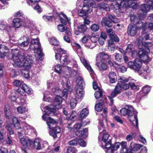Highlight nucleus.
Segmentation results:
<instances>
[{"label": "nucleus", "mask_w": 153, "mask_h": 153, "mask_svg": "<svg viewBox=\"0 0 153 153\" xmlns=\"http://www.w3.org/2000/svg\"><path fill=\"white\" fill-rule=\"evenodd\" d=\"M19 52L17 49L12 50V59L14 62L13 65L15 67H23L24 70H29L33 63L32 56L30 55L25 56L24 53L19 54Z\"/></svg>", "instance_id": "f257e3e1"}, {"label": "nucleus", "mask_w": 153, "mask_h": 153, "mask_svg": "<svg viewBox=\"0 0 153 153\" xmlns=\"http://www.w3.org/2000/svg\"><path fill=\"white\" fill-rule=\"evenodd\" d=\"M142 66V62L138 58L135 59L134 61H129L128 63V67L137 71L139 75H142L144 78L146 79L147 74L150 72V69L147 66L143 70Z\"/></svg>", "instance_id": "f03ea898"}, {"label": "nucleus", "mask_w": 153, "mask_h": 153, "mask_svg": "<svg viewBox=\"0 0 153 153\" xmlns=\"http://www.w3.org/2000/svg\"><path fill=\"white\" fill-rule=\"evenodd\" d=\"M82 2V9L78 11V15L80 16H86L87 13H91L92 11L91 6L94 3V0H78L76 2L77 5L82 7L80 4Z\"/></svg>", "instance_id": "7ed1b4c3"}, {"label": "nucleus", "mask_w": 153, "mask_h": 153, "mask_svg": "<svg viewBox=\"0 0 153 153\" xmlns=\"http://www.w3.org/2000/svg\"><path fill=\"white\" fill-rule=\"evenodd\" d=\"M136 0H116L114 4V7L116 10L119 9L121 7L128 8L129 7L133 9H136L137 4L133 1Z\"/></svg>", "instance_id": "20e7f679"}, {"label": "nucleus", "mask_w": 153, "mask_h": 153, "mask_svg": "<svg viewBox=\"0 0 153 153\" xmlns=\"http://www.w3.org/2000/svg\"><path fill=\"white\" fill-rule=\"evenodd\" d=\"M55 98V101L54 102V106L50 105L46 106V108L48 110L47 112L49 114H51L52 112H54L56 109H59L61 108L62 105L61 104L62 102V99L61 96L56 95Z\"/></svg>", "instance_id": "39448f33"}, {"label": "nucleus", "mask_w": 153, "mask_h": 153, "mask_svg": "<svg viewBox=\"0 0 153 153\" xmlns=\"http://www.w3.org/2000/svg\"><path fill=\"white\" fill-rule=\"evenodd\" d=\"M20 142L23 146H31L38 149V139H36L33 141L29 138H25L24 137L19 138Z\"/></svg>", "instance_id": "423d86ee"}, {"label": "nucleus", "mask_w": 153, "mask_h": 153, "mask_svg": "<svg viewBox=\"0 0 153 153\" xmlns=\"http://www.w3.org/2000/svg\"><path fill=\"white\" fill-rule=\"evenodd\" d=\"M64 70V72L63 74V77L66 81V82H65L64 80L61 81V84L63 87L68 88L70 85V80L69 78L71 75V73L72 71L71 68L68 66L63 67Z\"/></svg>", "instance_id": "0eeeda50"}, {"label": "nucleus", "mask_w": 153, "mask_h": 153, "mask_svg": "<svg viewBox=\"0 0 153 153\" xmlns=\"http://www.w3.org/2000/svg\"><path fill=\"white\" fill-rule=\"evenodd\" d=\"M137 112L134 110L133 111L129 112L128 115L129 120L134 126H138V120L137 118Z\"/></svg>", "instance_id": "6e6552de"}, {"label": "nucleus", "mask_w": 153, "mask_h": 153, "mask_svg": "<svg viewBox=\"0 0 153 153\" xmlns=\"http://www.w3.org/2000/svg\"><path fill=\"white\" fill-rule=\"evenodd\" d=\"M56 60L60 61L63 65L67 64L71 62V57L68 55H65L61 58L60 55L59 53H56L55 55Z\"/></svg>", "instance_id": "1a4fd4ad"}, {"label": "nucleus", "mask_w": 153, "mask_h": 153, "mask_svg": "<svg viewBox=\"0 0 153 153\" xmlns=\"http://www.w3.org/2000/svg\"><path fill=\"white\" fill-rule=\"evenodd\" d=\"M102 141L104 142L102 143L101 147L102 148H104L105 147L106 148H108L111 146V138L109 134H107L104 133L102 138Z\"/></svg>", "instance_id": "9d476101"}, {"label": "nucleus", "mask_w": 153, "mask_h": 153, "mask_svg": "<svg viewBox=\"0 0 153 153\" xmlns=\"http://www.w3.org/2000/svg\"><path fill=\"white\" fill-rule=\"evenodd\" d=\"M23 130L22 131V133L18 132V135L19 137H22V133H24L26 134H30L32 132L34 131V129L31 126L25 124L24 125L23 127Z\"/></svg>", "instance_id": "9b49d317"}, {"label": "nucleus", "mask_w": 153, "mask_h": 153, "mask_svg": "<svg viewBox=\"0 0 153 153\" xmlns=\"http://www.w3.org/2000/svg\"><path fill=\"white\" fill-rule=\"evenodd\" d=\"M25 92L27 94H30L32 93V91L31 88L25 84L22 85V86L19 87L17 90L18 94L22 96Z\"/></svg>", "instance_id": "f8f14e48"}, {"label": "nucleus", "mask_w": 153, "mask_h": 153, "mask_svg": "<svg viewBox=\"0 0 153 153\" xmlns=\"http://www.w3.org/2000/svg\"><path fill=\"white\" fill-rule=\"evenodd\" d=\"M43 119L47 121V124L49 128H53L56 124V121L50 117H47L45 115L42 116Z\"/></svg>", "instance_id": "ddd939ff"}, {"label": "nucleus", "mask_w": 153, "mask_h": 153, "mask_svg": "<svg viewBox=\"0 0 153 153\" xmlns=\"http://www.w3.org/2000/svg\"><path fill=\"white\" fill-rule=\"evenodd\" d=\"M74 94L76 98L77 99H81L84 95V92L82 89L80 87L76 86L74 89Z\"/></svg>", "instance_id": "4468645a"}, {"label": "nucleus", "mask_w": 153, "mask_h": 153, "mask_svg": "<svg viewBox=\"0 0 153 153\" xmlns=\"http://www.w3.org/2000/svg\"><path fill=\"white\" fill-rule=\"evenodd\" d=\"M137 30L135 25H129L128 27L127 33L129 36H134L137 34Z\"/></svg>", "instance_id": "2eb2a0df"}, {"label": "nucleus", "mask_w": 153, "mask_h": 153, "mask_svg": "<svg viewBox=\"0 0 153 153\" xmlns=\"http://www.w3.org/2000/svg\"><path fill=\"white\" fill-rule=\"evenodd\" d=\"M147 32L143 33L142 31L141 36H139L138 39V43L139 45L145 42L144 41L149 40L150 39L149 34L146 33Z\"/></svg>", "instance_id": "dca6fc26"}, {"label": "nucleus", "mask_w": 153, "mask_h": 153, "mask_svg": "<svg viewBox=\"0 0 153 153\" xmlns=\"http://www.w3.org/2000/svg\"><path fill=\"white\" fill-rule=\"evenodd\" d=\"M119 82H121L120 84L122 88L123 89L127 90L129 88V83H126L129 81V79L128 78H126L124 77H122L119 79Z\"/></svg>", "instance_id": "f3484780"}, {"label": "nucleus", "mask_w": 153, "mask_h": 153, "mask_svg": "<svg viewBox=\"0 0 153 153\" xmlns=\"http://www.w3.org/2000/svg\"><path fill=\"white\" fill-rule=\"evenodd\" d=\"M9 50L7 47L4 45H0V57L3 58L5 56H8Z\"/></svg>", "instance_id": "a211bd4d"}, {"label": "nucleus", "mask_w": 153, "mask_h": 153, "mask_svg": "<svg viewBox=\"0 0 153 153\" xmlns=\"http://www.w3.org/2000/svg\"><path fill=\"white\" fill-rule=\"evenodd\" d=\"M88 29L87 27L84 24L79 25L77 27V30L74 31L75 34L77 35L80 33H84L86 32Z\"/></svg>", "instance_id": "6ab92c4d"}, {"label": "nucleus", "mask_w": 153, "mask_h": 153, "mask_svg": "<svg viewBox=\"0 0 153 153\" xmlns=\"http://www.w3.org/2000/svg\"><path fill=\"white\" fill-rule=\"evenodd\" d=\"M147 52L146 51L143 50L139 52V56L143 62H148L150 60Z\"/></svg>", "instance_id": "aec40b11"}, {"label": "nucleus", "mask_w": 153, "mask_h": 153, "mask_svg": "<svg viewBox=\"0 0 153 153\" xmlns=\"http://www.w3.org/2000/svg\"><path fill=\"white\" fill-rule=\"evenodd\" d=\"M123 88L120 83H118L115 86L114 90L111 94L112 97H115L117 95L120 94L122 91Z\"/></svg>", "instance_id": "412c9836"}, {"label": "nucleus", "mask_w": 153, "mask_h": 153, "mask_svg": "<svg viewBox=\"0 0 153 153\" xmlns=\"http://www.w3.org/2000/svg\"><path fill=\"white\" fill-rule=\"evenodd\" d=\"M150 9H153V8L149 4L146 3L141 5L140 11L143 13V15H146V13L149 11Z\"/></svg>", "instance_id": "4be33fe9"}, {"label": "nucleus", "mask_w": 153, "mask_h": 153, "mask_svg": "<svg viewBox=\"0 0 153 153\" xmlns=\"http://www.w3.org/2000/svg\"><path fill=\"white\" fill-rule=\"evenodd\" d=\"M21 42H19V45L20 47H24L27 46L29 42V38L26 36H24L20 39Z\"/></svg>", "instance_id": "5701e85b"}, {"label": "nucleus", "mask_w": 153, "mask_h": 153, "mask_svg": "<svg viewBox=\"0 0 153 153\" xmlns=\"http://www.w3.org/2000/svg\"><path fill=\"white\" fill-rule=\"evenodd\" d=\"M11 125H13L16 129L19 130L21 128L19 121L16 117L13 116L12 118V122Z\"/></svg>", "instance_id": "b1692460"}, {"label": "nucleus", "mask_w": 153, "mask_h": 153, "mask_svg": "<svg viewBox=\"0 0 153 153\" xmlns=\"http://www.w3.org/2000/svg\"><path fill=\"white\" fill-rule=\"evenodd\" d=\"M4 111L6 117L7 119H10L13 117V113L10 111V106L9 105H5Z\"/></svg>", "instance_id": "393cba45"}, {"label": "nucleus", "mask_w": 153, "mask_h": 153, "mask_svg": "<svg viewBox=\"0 0 153 153\" xmlns=\"http://www.w3.org/2000/svg\"><path fill=\"white\" fill-rule=\"evenodd\" d=\"M133 111V108L132 106L130 105L128 106L127 108H123L121 109L120 111L121 114L123 115H125L128 114H129V112Z\"/></svg>", "instance_id": "a878e982"}, {"label": "nucleus", "mask_w": 153, "mask_h": 153, "mask_svg": "<svg viewBox=\"0 0 153 153\" xmlns=\"http://www.w3.org/2000/svg\"><path fill=\"white\" fill-rule=\"evenodd\" d=\"M152 30H153V23H146L143 27V33L149 32Z\"/></svg>", "instance_id": "bb28decb"}, {"label": "nucleus", "mask_w": 153, "mask_h": 153, "mask_svg": "<svg viewBox=\"0 0 153 153\" xmlns=\"http://www.w3.org/2000/svg\"><path fill=\"white\" fill-rule=\"evenodd\" d=\"M31 43L33 45H35L33 50L34 53L38 55V39H32Z\"/></svg>", "instance_id": "cd10ccee"}, {"label": "nucleus", "mask_w": 153, "mask_h": 153, "mask_svg": "<svg viewBox=\"0 0 153 153\" xmlns=\"http://www.w3.org/2000/svg\"><path fill=\"white\" fill-rule=\"evenodd\" d=\"M61 132L60 128L59 127H56L50 131V134L55 138L57 137V134Z\"/></svg>", "instance_id": "c85d7f7f"}, {"label": "nucleus", "mask_w": 153, "mask_h": 153, "mask_svg": "<svg viewBox=\"0 0 153 153\" xmlns=\"http://www.w3.org/2000/svg\"><path fill=\"white\" fill-rule=\"evenodd\" d=\"M80 59L82 63L89 71L91 73H93L94 72L93 70L91 68V66H90L89 64L87 62L86 60L83 58H81Z\"/></svg>", "instance_id": "c756f323"}, {"label": "nucleus", "mask_w": 153, "mask_h": 153, "mask_svg": "<svg viewBox=\"0 0 153 153\" xmlns=\"http://www.w3.org/2000/svg\"><path fill=\"white\" fill-rule=\"evenodd\" d=\"M30 3L28 2L29 5H31L33 7V9L38 12V0H29Z\"/></svg>", "instance_id": "7c9ffc66"}, {"label": "nucleus", "mask_w": 153, "mask_h": 153, "mask_svg": "<svg viewBox=\"0 0 153 153\" xmlns=\"http://www.w3.org/2000/svg\"><path fill=\"white\" fill-rule=\"evenodd\" d=\"M76 134L80 137L85 138L88 135V129L85 128L82 130L78 131L76 132Z\"/></svg>", "instance_id": "2f4dec72"}, {"label": "nucleus", "mask_w": 153, "mask_h": 153, "mask_svg": "<svg viewBox=\"0 0 153 153\" xmlns=\"http://www.w3.org/2000/svg\"><path fill=\"white\" fill-rule=\"evenodd\" d=\"M96 65L100 71L105 70L108 68L107 64L102 62L96 63Z\"/></svg>", "instance_id": "473e14b6"}, {"label": "nucleus", "mask_w": 153, "mask_h": 153, "mask_svg": "<svg viewBox=\"0 0 153 153\" xmlns=\"http://www.w3.org/2000/svg\"><path fill=\"white\" fill-rule=\"evenodd\" d=\"M108 77L109 79V81L111 83H114L117 80V76L114 72H110L108 75Z\"/></svg>", "instance_id": "72a5a7b5"}, {"label": "nucleus", "mask_w": 153, "mask_h": 153, "mask_svg": "<svg viewBox=\"0 0 153 153\" xmlns=\"http://www.w3.org/2000/svg\"><path fill=\"white\" fill-rule=\"evenodd\" d=\"M13 22V25L16 27L17 28H19L22 24L20 19L19 18L14 19Z\"/></svg>", "instance_id": "f704fd0d"}, {"label": "nucleus", "mask_w": 153, "mask_h": 153, "mask_svg": "<svg viewBox=\"0 0 153 153\" xmlns=\"http://www.w3.org/2000/svg\"><path fill=\"white\" fill-rule=\"evenodd\" d=\"M61 15L63 17V18H62L60 16H59V19L61 23L64 25H66L68 22L69 23V20L70 19H68L66 15L63 13H62Z\"/></svg>", "instance_id": "c9c22d12"}, {"label": "nucleus", "mask_w": 153, "mask_h": 153, "mask_svg": "<svg viewBox=\"0 0 153 153\" xmlns=\"http://www.w3.org/2000/svg\"><path fill=\"white\" fill-rule=\"evenodd\" d=\"M141 45L143 46V48H145L147 52H149V48L151 47L152 46V44L151 42H144L141 43Z\"/></svg>", "instance_id": "e433bc0d"}, {"label": "nucleus", "mask_w": 153, "mask_h": 153, "mask_svg": "<svg viewBox=\"0 0 153 153\" xmlns=\"http://www.w3.org/2000/svg\"><path fill=\"white\" fill-rule=\"evenodd\" d=\"M116 69L117 71L122 73H124L126 71L127 68L123 65H120L118 64L116 65Z\"/></svg>", "instance_id": "4c0bfd02"}, {"label": "nucleus", "mask_w": 153, "mask_h": 153, "mask_svg": "<svg viewBox=\"0 0 153 153\" xmlns=\"http://www.w3.org/2000/svg\"><path fill=\"white\" fill-rule=\"evenodd\" d=\"M17 111L20 114H23L28 111V108L22 106H20L17 108Z\"/></svg>", "instance_id": "58836bf2"}, {"label": "nucleus", "mask_w": 153, "mask_h": 153, "mask_svg": "<svg viewBox=\"0 0 153 153\" xmlns=\"http://www.w3.org/2000/svg\"><path fill=\"white\" fill-rule=\"evenodd\" d=\"M39 61H42L44 59V53L43 52L42 49L39 42Z\"/></svg>", "instance_id": "ea45409f"}, {"label": "nucleus", "mask_w": 153, "mask_h": 153, "mask_svg": "<svg viewBox=\"0 0 153 153\" xmlns=\"http://www.w3.org/2000/svg\"><path fill=\"white\" fill-rule=\"evenodd\" d=\"M89 111L88 110L87 108H84L81 111L79 117L81 119H83L86 117L88 114Z\"/></svg>", "instance_id": "a19ab883"}, {"label": "nucleus", "mask_w": 153, "mask_h": 153, "mask_svg": "<svg viewBox=\"0 0 153 153\" xmlns=\"http://www.w3.org/2000/svg\"><path fill=\"white\" fill-rule=\"evenodd\" d=\"M11 27V26L10 25H7L6 26L5 24L3 23H1L0 24V30H3L6 29L9 31V29H10Z\"/></svg>", "instance_id": "79ce46f5"}, {"label": "nucleus", "mask_w": 153, "mask_h": 153, "mask_svg": "<svg viewBox=\"0 0 153 153\" xmlns=\"http://www.w3.org/2000/svg\"><path fill=\"white\" fill-rule=\"evenodd\" d=\"M76 83L77 84V85L76 86H78L79 87H80L81 88L84 85L83 80L80 77H79L76 80Z\"/></svg>", "instance_id": "37998d69"}, {"label": "nucleus", "mask_w": 153, "mask_h": 153, "mask_svg": "<svg viewBox=\"0 0 153 153\" xmlns=\"http://www.w3.org/2000/svg\"><path fill=\"white\" fill-rule=\"evenodd\" d=\"M62 68L63 67L59 64L57 65L55 67V71L59 74H60L62 71Z\"/></svg>", "instance_id": "c03bdc74"}, {"label": "nucleus", "mask_w": 153, "mask_h": 153, "mask_svg": "<svg viewBox=\"0 0 153 153\" xmlns=\"http://www.w3.org/2000/svg\"><path fill=\"white\" fill-rule=\"evenodd\" d=\"M49 41L50 43L54 45H57L59 44V42L54 37L50 38Z\"/></svg>", "instance_id": "a18cd8bd"}, {"label": "nucleus", "mask_w": 153, "mask_h": 153, "mask_svg": "<svg viewBox=\"0 0 153 153\" xmlns=\"http://www.w3.org/2000/svg\"><path fill=\"white\" fill-rule=\"evenodd\" d=\"M120 145H121L122 149L120 151H122L123 152H127V142L126 141H123L120 143Z\"/></svg>", "instance_id": "49530a36"}, {"label": "nucleus", "mask_w": 153, "mask_h": 153, "mask_svg": "<svg viewBox=\"0 0 153 153\" xmlns=\"http://www.w3.org/2000/svg\"><path fill=\"white\" fill-rule=\"evenodd\" d=\"M100 133V134L103 132V134L105 133V130L104 128V124L101 121L99 123V125L98 127Z\"/></svg>", "instance_id": "de8ad7c7"}, {"label": "nucleus", "mask_w": 153, "mask_h": 153, "mask_svg": "<svg viewBox=\"0 0 153 153\" xmlns=\"http://www.w3.org/2000/svg\"><path fill=\"white\" fill-rule=\"evenodd\" d=\"M145 24L143 23V22L141 21H139L137 22L136 24L135 27H137L138 30H140L141 28L143 29V27H144Z\"/></svg>", "instance_id": "09e8293b"}, {"label": "nucleus", "mask_w": 153, "mask_h": 153, "mask_svg": "<svg viewBox=\"0 0 153 153\" xmlns=\"http://www.w3.org/2000/svg\"><path fill=\"white\" fill-rule=\"evenodd\" d=\"M103 101H102L101 102V103H97L95 105V108L96 111H102V105L101 103Z\"/></svg>", "instance_id": "8fccbe9b"}, {"label": "nucleus", "mask_w": 153, "mask_h": 153, "mask_svg": "<svg viewBox=\"0 0 153 153\" xmlns=\"http://www.w3.org/2000/svg\"><path fill=\"white\" fill-rule=\"evenodd\" d=\"M77 151L75 148L71 146L68 147L67 149L68 153H76Z\"/></svg>", "instance_id": "3c124183"}, {"label": "nucleus", "mask_w": 153, "mask_h": 153, "mask_svg": "<svg viewBox=\"0 0 153 153\" xmlns=\"http://www.w3.org/2000/svg\"><path fill=\"white\" fill-rule=\"evenodd\" d=\"M77 101L74 98H72L70 100V106L71 108H74L76 104Z\"/></svg>", "instance_id": "603ef678"}, {"label": "nucleus", "mask_w": 153, "mask_h": 153, "mask_svg": "<svg viewBox=\"0 0 153 153\" xmlns=\"http://www.w3.org/2000/svg\"><path fill=\"white\" fill-rule=\"evenodd\" d=\"M91 29L93 31L96 32L99 30V27L97 25L94 24L91 27Z\"/></svg>", "instance_id": "864d4df0"}, {"label": "nucleus", "mask_w": 153, "mask_h": 153, "mask_svg": "<svg viewBox=\"0 0 153 153\" xmlns=\"http://www.w3.org/2000/svg\"><path fill=\"white\" fill-rule=\"evenodd\" d=\"M133 46L132 44H130L128 45L126 48V53H129L133 50Z\"/></svg>", "instance_id": "5fc2aeb1"}, {"label": "nucleus", "mask_w": 153, "mask_h": 153, "mask_svg": "<svg viewBox=\"0 0 153 153\" xmlns=\"http://www.w3.org/2000/svg\"><path fill=\"white\" fill-rule=\"evenodd\" d=\"M102 91L100 90L97 91L94 94L95 98L97 99L100 98L102 95Z\"/></svg>", "instance_id": "6e6d98bb"}, {"label": "nucleus", "mask_w": 153, "mask_h": 153, "mask_svg": "<svg viewBox=\"0 0 153 153\" xmlns=\"http://www.w3.org/2000/svg\"><path fill=\"white\" fill-rule=\"evenodd\" d=\"M13 83L14 86L16 87L20 86L21 85H22H22H23V82L18 80H14L13 82Z\"/></svg>", "instance_id": "4d7b16f0"}, {"label": "nucleus", "mask_w": 153, "mask_h": 153, "mask_svg": "<svg viewBox=\"0 0 153 153\" xmlns=\"http://www.w3.org/2000/svg\"><path fill=\"white\" fill-rule=\"evenodd\" d=\"M129 87H130L131 89L134 90L136 89L137 85L135 83V81H131L129 82Z\"/></svg>", "instance_id": "13d9d810"}, {"label": "nucleus", "mask_w": 153, "mask_h": 153, "mask_svg": "<svg viewBox=\"0 0 153 153\" xmlns=\"http://www.w3.org/2000/svg\"><path fill=\"white\" fill-rule=\"evenodd\" d=\"M97 44V43H96L91 42L90 43V44L87 43L85 45V46L89 48L92 49L96 46Z\"/></svg>", "instance_id": "bf43d9fd"}, {"label": "nucleus", "mask_w": 153, "mask_h": 153, "mask_svg": "<svg viewBox=\"0 0 153 153\" xmlns=\"http://www.w3.org/2000/svg\"><path fill=\"white\" fill-rule=\"evenodd\" d=\"M90 38V36L88 35H85L82 39V42L83 43H85Z\"/></svg>", "instance_id": "052dcab7"}, {"label": "nucleus", "mask_w": 153, "mask_h": 153, "mask_svg": "<svg viewBox=\"0 0 153 153\" xmlns=\"http://www.w3.org/2000/svg\"><path fill=\"white\" fill-rule=\"evenodd\" d=\"M78 143L79 144L80 146L83 147H85L87 145L86 142L82 139H79Z\"/></svg>", "instance_id": "680f3d73"}, {"label": "nucleus", "mask_w": 153, "mask_h": 153, "mask_svg": "<svg viewBox=\"0 0 153 153\" xmlns=\"http://www.w3.org/2000/svg\"><path fill=\"white\" fill-rule=\"evenodd\" d=\"M58 30L62 32H64L66 27L65 26L62 24H59L58 25Z\"/></svg>", "instance_id": "e2e57ef3"}, {"label": "nucleus", "mask_w": 153, "mask_h": 153, "mask_svg": "<svg viewBox=\"0 0 153 153\" xmlns=\"http://www.w3.org/2000/svg\"><path fill=\"white\" fill-rule=\"evenodd\" d=\"M52 91L55 94L59 93L62 92V91L57 87L53 88Z\"/></svg>", "instance_id": "0e129e2a"}, {"label": "nucleus", "mask_w": 153, "mask_h": 153, "mask_svg": "<svg viewBox=\"0 0 153 153\" xmlns=\"http://www.w3.org/2000/svg\"><path fill=\"white\" fill-rule=\"evenodd\" d=\"M108 17L112 22L114 23H117L118 21V20L111 14L108 15Z\"/></svg>", "instance_id": "69168bd1"}, {"label": "nucleus", "mask_w": 153, "mask_h": 153, "mask_svg": "<svg viewBox=\"0 0 153 153\" xmlns=\"http://www.w3.org/2000/svg\"><path fill=\"white\" fill-rule=\"evenodd\" d=\"M79 139H76L75 140H72L70 141L69 144L71 145L76 146L78 143Z\"/></svg>", "instance_id": "338daca9"}, {"label": "nucleus", "mask_w": 153, "mask_h": 153, "mask_svg": "<svg viewBox=\"0 0 153 153\" xmlns=\"http://www.w3.org/2000/svg\"><path fill=\"white\" fill-rule=\"evenodd\" d=\"M120 143L117 142L116 143L114 146H111V147H112L113 150L115 151L117 150L120 148Z\"/></svg>", "instance_id": "774afa93"}]
</instances>
